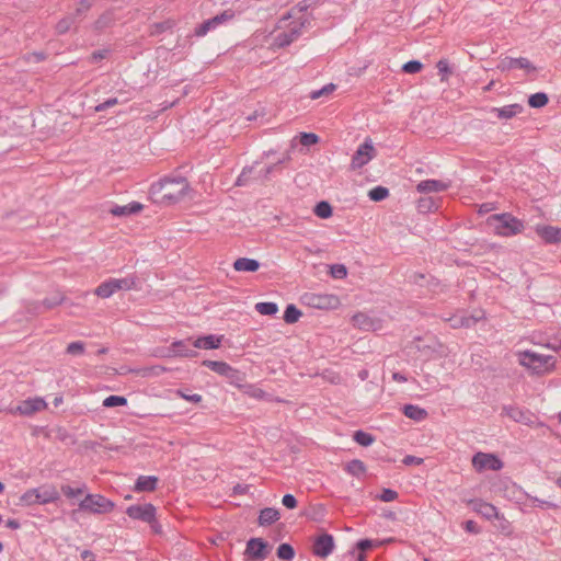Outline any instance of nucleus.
<instances>
[{"mask_svg":"<svg viewBox=\"0 0 561 561\" xmlns=\"http://www.w3.org/2000/svg\"><path fill=\"white\" fill-rule=\"evenodd\" d=\"M190 184L184 176H165L150 187V195L156 202L172 205L184 198Z\"/></svg>","mask_w":561,"mask_h":561,"instance_id":"1","label":"nucleus"},{"mask_svg":"<svg viewBox=\"0 0 561 561\" xmlns=\"http://www.w3.org/2000/svg\"><path fill=\"white\" fill-rule=\"evenodd\" d=\"M518 363L534 375H543L556 368V358L551 355H542L533 351L518 352Z\"/></svg>","mask_w":561,"mask_h":561,"instance_id":"2","label":"nucleus"},{"mask_svg":"<svg viewBox=\"0 0 561 561\" xmlns=\"http://www.w3.org/2000/svg\"><path fill=\"white\" fill-rule=\"evenodd\" d=\"M488 222L493 226L499 236L511 237L520 233L525 225L510 213L495 214L489 217Z\"/></svg>","mask_w":561,"mask_h":561,"instance_id":"3","label":"nucleus"},{"mask_svg":"<svg viewBox=\"0 0 561 561\" xmlns=\"http://www.w3.org/2000/svg\"><path fill=\"white\" fill-rule=\"evenodd\" d=\"M114 508V503L101 494H88L80 503L79 510L93 514L108 513Z\"/></svg>","mask_w":561,"mask_h":561,"instance_id":"4","label":"nucleus"},{"mask_svg":"<svg viewBox=\"0 0 561 561\" xmlns=\"http://www.w3.org/2000/svg\"><path fill=\"white\" fill-rule=\"evenodd\" d=\"M376 156L377 150L374 147L373 140L370 138H366L365 141L359 145L357 150L354 152L351 161V169L354 171L362 169Z\"/></svg>","mask_w":561,"mask_h":561,"instance_id":"5","label":"nucleus"},{"mask_svg":"<svg viewBox=\"0 0 561 561\" xmlns=\"http://www.w3.org/2000/svg\"><path fill=\"white\" fill-rule=\"evenodd\" d=\"M335 548L334 537L328 533H323L314 538L312 545V553L319 558L329 557Z\"/></svg>","mask_w":561,"mask_h":561,"instance_id":"6","label":"nucleus"},{"mask_svg":"<svg viewBox=\"0 0 561 561\" xmlns=\"http://www.w3.org/2000/svg\"><path fill=\"white\" fill-rule=\"evenodd\" d=\"M126 514L133 519L152 523L154 522L156 507L151 503L130 505L127 507Z\"/></svg>","mask_w":561,"mask_h":561,"instance_id":"7","label":"nucleus"},{"mask_svg":"<svg viewBox=\"0 0 561 561\" xmlns=\"http://www.w3.org/2000/svg\"><path fill=\"white\" fill-rule=\"evenodd\" d=\"M267 542L262 538H251L247 542L244 554L253 561H262L266 558Z\"/></svg>","mask_w":561,"mask_h":561,"instance_id":"8","label":"nucleus"},{"mask_svg":"<svg viewBox=\"0 0 561 561\" xmlns=\"http://www.w3.org/2000/svg\"><path fill=\"white\" fill-rule=\"evenodd\" d=\"M473 467L481 471L484 469L489 470H500L503 467V462L500 458L492 454L478 453L472 458Z\"/></svg>","mask_w":561,"mask_h":561,"instance_id":"9","label":"nucleus"},{"mask_svg":"<svg viewBox=\"0 0 561 561\" xmlns=\"http://www.w3.org/2000/svg\"><path fill=\"white\" fill-rule=\"evenodd\" d=\"M191 339L174 341L162 357H196L198 353L190 348Z\"/></svg>","mask_w":561,"mask_h":561,"instance_id":"10","label":"nucleus"},{"mask_svg":"<svg viewBox=\"0 0 561 561\" xmlns=\"http://www.w3.org/2000/svg\"><path fill=\"white\" fill-rule=\"evenodd\" d=\"M66 297L60 291L54 293L50 297H46L42 301H34L28 305L30 312L41 313L43 310H50L56 306L62 304Z\"/></svg>","mask_w":561,"mask_h":561,"instance_id":"11","label":"nucleus"},{"mask_svg":"<svg viewBox=\"0 0 561 561\" xmlns=\"http://www.w3.org/2000/svg\"><path fill=\"white\" fill-rule=\"evenodd\" d=\"M536 233L548 244L561 243V228L549 225H537Z\"/></svg>","mask_w":561,"mask_h":561,"instance_id":"12","label":"nucleus"},{"mask_svg":"<svg viewBox=\"0 0 561 561\" xmlns=\"http://www.w3.org/2000/svg\"><path fill=\"white\" fill-rule=\"evenodd\" d=\"M309 306L318 309H329L337 306L339 298L334 295H316L306 297Z\"/></svg>","mask_w":561,"mask_h":561,"instance_id":"13","label":"nucleus"},{"mask_svg":"<svg viewBox=\"0 0 561 561\" xmlns=\"http://www.w3.org/2000/svg\"><path fill=\"white\" fill-rule=\"evenodd\" d=\"M497 68L501 71L511 70V69H515V68L525 69L527 71L536 70V67L527 58H524V57H519V58L506 57L501 60Z\"/></svg>","mask_w":561,"mask_h":561,"instance_id":"14","label":"nucleus"},{"mask_svg":"<svg viewBox=\"0 0 561 561\" xmlns=\"http://www.w3.org/2000/svg\"><path fill=\"white\" fill-rule=\"evenodd\" d=\"M301 27H302V23L299 25L295 24L288 31L278 33L275 36V44L278 47H285V46L290 45L293 42H295L300 36Z\"/></svg>","mask_w":561,"mask_h":561,"instance_id":"15","label":"nucleus"},{"mask_svg":"<svg viewBox=\"0 0 561 561\" xmlns=\"http://www.w3.org/2000/svg\"><path fill=\"white\" fill-rule=\"evenodd\" d=\"M46 402L41 398L27 399L22 401L18 407L16 411L21 415H32L35 412L42 411L46 408Z\"/></svg>","mask_w":561,"mask_h":561,"instance_id":"16","label":"nucleus"},{"mask_svg":"<svg viewBox=\"0 0 561 561\" xmlns=\"http://www.w3.org/2000/svg\"><path fill=\"white\" fill-rule=\"evenodd\" d=\"M470 505L474 512L482 515L486 519L500 518V514L497 508L488 502L482 500H472L470 501Z\"/></svg>","mask_w":561,"mask_h":561,"instance_id":"17","label":"nucleus"},{"mask_svg":"<svg viewBox=\"0 0 561 561\" xmlns=\"http://www.w3.org/2000/svg\"><path fill=\"white\" fill-rule=\"evenodd\" d=\"M224 335L209 334L199 336L192 342L195 348L203 350H216L219 348L222 342Z\"/></svg>","mask_w":561,"mask_h":561,"instance_id":"18","label":"nucleus"},{"mask_svg":"<svg viewBox=\"0 0 561 561\" xmlns=\"http://www.w3.org/2000/svg\"><path fill=\"white\" fill-rule=\"evenodd\" d=\"M524 111V106L514 103L503 107H492L491 113H494L500 119H510L520 114Z\"/></svg>","mask_w":561,"mask_h":561,"instance_id":"19","label":"nucleus"},{"mask_svg":"<svg viewBox=\"0 0 561 561\" xmlns=\"http://www.w3.org/2000/svg\"><path fill=\"white\" fill-rule=\"evenodd\" d=\"M448 186L447 183L439 180H425L416 185V190L420 193H437L446 191Z\"/></svg>","mask_w":561,"mask_h":561,"instance_id":"20","label":"nucleus"},{"mask_svg":"<svg viewBox=\"0 0 561 561\" xmlns=\"http://www.w3.org/2000/svg\"><path fill=\"white\" fill-rule=\"evenodd\" d=\"M35 490L38 493L39 504L54 503L59 500V493L54 485H42Z\"/></svg>","mask_w":561,"mask_h":561,"instance_id":"21","label":"nucleus"},{"mask_svg":"<svg viewBox=\"0 0 561 561\" xmlns=\"http://www.w3.org/2000/svg\"><path fill=\"white\" fill-rule=\"evenodd\" d=\"M158 478L154 476H139L134 490L136 492H152L157 489Z\"/></svg>","mask_w":561,"mask_h":561,"instance_id":"22","label":"nucleus"},{"mask_svg":"<svg viewBox=\"0 0 561 561\" xmlns=\"http://www.w3.org/2000/svg\"><path fill=\"white\" fill-rule=\"evenodd\" d=\"M260 262L255 259L239 257L233 262V268L237 272L254 273L260 268Z\"/></svg>","mask_w":561,"mask_h":561,"instance_id":"23","label":"nucleus"},{"mask_svg":"<svg viewBox=\"0 0 561 561\" xmlns=\"http://www.w3.org/2000/svg\"><path fill=\"white\" fill-rule=\"evenodd\" d=\"M279 519V512L274 507L261 510L257 523L260 526H270Z\"/></svg>","mask_w":561,"mask_h":561,"instance_id":"24","label":"nucleus"},{"mask_svg":"<svg viewBox=\"0 0 561 561\" xmlns=\"http://www.w3.org/2000/svg\"><path fill=\"white\" fill-rule=\"evenodd\" d=\"M259 182L257 174H254V165L243 168L236 181L237 186H248Z\"/></svg>","mask_w":561,"mask_h":561,"instance_id":"25","label":"nucleus"},{"mask_svg":"<svg viewBox=\"0 0 561 561\" xmlns=\"http://www.w3.org/2000/svg\"><path fill=\"white\" fill-rule=\"evenodd\" d=\"M118 291L115 278H110L106 282L101 283L94 290V294L100 298H110Z\"/></svg>","mask_w":561,"mask_h":561,"instance_id":"26","label":"nucleus"},{"mask_svg":"<svg viewBox=\"0 0 561 561\" xmlns=\"http://www.w3.org/2000/svg\"><path fill=\"white\" fill-rule=\"evenodd\" d=\"M144 206L138 202H131L128 205L125 206H115L113 207L110 213L114 216H127L131 214L139 213Z\"/></svg>","mask_w":561,"mask_h":561,"instance_id":"27","label":"nucleus"},{"mask_svg":"<svg viewBox=\"0 0 561 561\" xmlns=\"http://www.w3.org/2000/svg\"><path fill=\"white\" fill-rule=\"evenodd\" d=\"M503 413L517 423L526 424L529 421V415L517 407L505 405L503 407Z\"/></svg>","mask_w":561,"mask_h":561,"instance_id":"28","label":"nucleus"},{"mask_svg":"<svg viewBox=\"0 0 561 561\" xmlns=\"http://www.w3.org/2000/svg\"><path fill=\"white\" fill-rule=\"evenodd\" d=\"M403 414L416 422L423 421L427 416L426 410L414 404H405L403 407Z\"/></svg>","mask_w":561,"mask_h":561,"instance_id":"29","label":"nucleus"},{"mask_svg":"<svg viewBox=\"0 0 561 561\" xmlns=\"http://www.w3.org/2000/svg\"><path fill=\"white\" fill-rule=\"evenodd\" d=\"M202 365L224 377L230 373V365L226 362L205 359Z\"/></svg>","mask_w":561,"mask_h":561,"instance_id":"30","label":"nucleus"},{"mask_svg":"<svg viewBox=\"0 0 561 561\" xmlns=\"http://www.w3.org/2000/svg\"><path fill=\"white\" fill-rule=\"evenodd\" d=\"M168 370H169V368H167L162 365H153V366L139 368V369L135 370V373L141 377H158V376L162 375L163 373H167Z\"/></svg>","mask_w":561,"mask_h":561,"instance_id":"31","label":"nucleus"},{"mask_svg":"<svg viewBox=\"0 0 561 561\" xmlns=\"http://www.w3.org/2000/svg\"><path fill=\"white\" fill-rule=\"evenodd\" d=\"M345 470L353 477H360L366 472L365 463L359 459H353L346 463Z\"/></svg>","mask_w":561,"mask_h":561,"instance_id":"32","label":"nucleus"},{"mask_svg":"<svg viewBox=\"0 0 561 561\" xmlns=\"http://www.w3.org/2000/svg\"><path fill=\"white\" fill-rule=\"evenodd\" d=\"M114 22V14L111 11H106L101 14L98 20L93 23V28L98 32L111 26Z\"/></svg>","mask_w":561,"mask_h":561,"instance_id":"33","label":"nucleus"},{"mask_svg":"<svg viewBox=\"0 0 561 561\" xmlns=\"http://www.w3.org/2000/svg\"><path fill=\"white\" fill-rule=\"evenodd\" d=\"M174 25H175V22L173 20H170V19L165 20V21H162V22L153 23L150 26L149 34L151 36L160 35V34L164 33L165 31L173 28Z\"/></svg>","mask_w":561,"mask_h":561,"instance_id":"34","label":"nucleus"},{"mask_svg":"<svg viewBox=\"0 0 561 561\" xmlns=\"http://www.w3.org/2000/svg\"><path fill=\"white\" fill-rule=\"evenodd\" d=\"M301 317V311L293 304L287 305L283 319L286 323L293 324L296 323Z\"/></svg>","mask_w":561,"mask_h":561,"instance_id":"35","label":"nucleus"},{"mask_svg":"<svg viewBox=\"0 0 561 561\" xmlns=\"http://www.w3.org/2000/svg\"><path fill=\"white\" fill-rule=\"evenodd\" d=\"M94 2L95 0H80L76 11L71 13V15H75L77 22L81 21Z\"/></svg>","mask_w":561,"mask_h":561,"instance_id":"36","label":"nucleus"},{"mask_svg":"<svg viewBox=\"0 0 561 561\" xmlns=\"http://www.w3.org/2000/svg\"><path fill=\"white\" fill-rule=\"evenodd\" d=\"M548 102H549V98L543 92L534 93L528 99L529 106L534 107V108L543 107L545 105L548 104Z\"/></svg>","mask_w":561,"mask_h":561,"instance_id":"37","label":"nucleus"},{"mask_svg":"<svg viewBox=\"0 0 561 561\" xmlns=\"http://www.w3.org/2000/svg\"><path fill=\"white\" fill-rule=\"evenodd\" d=\"M255 310L263 316H274L278 311V306L271 301L257 302L255 305Z\"/></svg>","mask_w":561,"mask_h":561,"instance_id":"38","label":"nucleus"},{"mask_svg":"<svg viewBox=\"0 0 561 561\" xmlns=\"http://www.w3.org/2000/svg\"><path fill=\"white\" fill-rule=\"evenodd\" d=\"M353 439L360 446L367 447L375 442V437L367 432L358 430L354 433Z\"/></svg>","mask_w":561,"mask_h":561,"instance_id":"39","label":"nucleus"},{"mask_svg":"<svg viewBox=\"0 0 561 561\" xmlns=\"http://www.w3.org/2000/svg\"><path fill=\"white\" fill-rule=\"evenodd\" d=\"M77 23L76 21V18L75 15H67L65 18H62L60 21H58V23L56 24V32L58 34H65L67 33L72 25H75Z\"/></svg>","mask_w":561,"mask_h":561,"instance_id":"40","label":"nucleus"},{"mask_svg":"<svg viewBox=\"0 0 561 561\" xmlns=\"http://www.w3.org/2000/svg\"><path fill=\"white\" fill-rule=\"evenodd\" d=\"M332 213V206L327 201L319 202L314 207V214L322 219L330 218Z\"/></svg>","mask_w":561,"mask_h":561,"instance_id":"41","label":"nucleus"},{"mask_svg":"<svg viewBox=\"0 0 561 561\" xmlns=\"http://www.w3.org/2000/svg\"><path fill=\"white\" fill-rule=\"evenodd\" d=\"M234 18V12L230 9L225 10L224 12L213 16L209 19L211 25L216 28L219 25L232 20Z\"/></svg>","mask_w":561,"mask_h":561,"instance_id":"42","label":"nucleus"},{"mask_svg":"<svg viewBox=\"0 0 561 561\" xmlns=\"http://www.w3.org/2000/svg\"><path fill=\"white\" fill-rule=\"evenodd\" d=\"M352 321L354 325L363 330H369L373 325L371 319L362 312L354 314Z\"/></svg>","mask_w":561,"mask_h":561,"instance_id":"43","label":"nucleus"},{"mask_svg":"<svg viewBox=\"0 0 561 561\" xmlns=\"http://www.w3.org/2000/svg\"><path fill=\"white\" fill-rule=\"evenodd\" d=\"M276 554L279 559L290 561L295 557V550L289 543H280Z\"/></svg>","mask_w":561,"mask_h":561,"instance_id":"44","label":"nucleus"},{"mask_svg":"<svg viewBox=\"0 0 561 561\" xmlns=\"http://www.w3.org/2000/svg\"><path fill=\"white\" fill-rule=\"evenodd\" d=\"M389 195V190L385 186H376L368 192V196L374 202H381Z\"/></svg>","mask_w":561,"mask_h":561,"instance_id":"45","label":"nucleus"},{"mask_svg":"<svg viewBox=\"0 0 561 561\" xmlns=\"http://www.w3.org/2000/svg\"><path fill=\"white\" fill-rule=\"evenodd\" d=\"M136 276L130 275L124 278H115L118 290H129L136 286Z\"/></svg>","mask_w":561,"mask_h":561,"instance_id":"46","label":"nucleus"},{"mask_svg":"<svg viewBox=\"0 0 561 561\" xmlns=\"http://www.w3.org/2000/svg\"><path fill=\"white\" fill-rule=\"evenodd\" d=\"M38 493L36 492L35 488L27 490L21 497L20 501L23 505L31 506L34 504H39L38 501Z\"/></svg>","mask_w":561,"mask_h":561,"instance_id":"47","label":"nucleus"},{"mask_svg":"<svg viewBox=\"0 0 561 561\" xmlns=\"http://www.w3.org/2000/svg\"><path fill=\"white\" fill-rule=\"evenodd\" d=\"M126 404H127V399L125 397L115 396V394L108 396L103 401V405L105 408L123 407Z\"/></svg>","mask_w":561,"mask_h":561,"instance_id":"48","label":"nucleus"},{"mask_svg":"<svg viewBox=\"0 0 561 561\" xmlns=\"http://www.w3.org/2000/svg\"><path fill=\"white\" fill-rule=\"evenodd\" d=\"M436 207V203L432 197H423L417 202V208L421 213H428Z\"/></svg>","mask_w":561,"mask_h":561,"instance_id":"49","label":"nucleus"},{"mask_svg":"<svg viewBox=\"0 0 561 561\" xmlns=\"http://www.w3.org/2000/svg\"><path fill=\"white\" fill-rule=\"evenodd\" d=\"M84 485L80 486V488H72L70 485H62L61 486V492L62 494L68 497V499H75L81 494H83V491H84Z\"/></svg>","mask_w":561,"mask_h":561,"instance_id":"50","label":"nucleus"},{"mask_svg":"<svg viewBox=\"0 0 561 561\" xmlns=\"http://www.w3.org/2000/svg\"><path fill=\"white\" fill-rule=\"evenodd\" d=\"M231 383L240 386V383L243 381L244 377L241 371L230 366V373H227L225 376Z\"/></svg>","mask_w":561,"mask_h":561,"instance_id":"51","label":"nucleus"},{"mask_svg":"<svg viewBox=\"0 0 561 561\" xmlns=\"http://www.w3.org/2000/svg\"><path fill=\"white\" fill-rule=\"evenodd\" d=\"M423 68V65L419 60H410L402 66V71L405 73H417Z\"/></svg>","mask_w":561,"mask_h":561,"instance_id":"52","label":"nucleus"},{"mask_svg":"<svg viewBox=\"0 0 561 561\" xmlns=\"http://www.w3.org/2000/svg\"><path fill=\"white\" fill-rule=\"evenodd\" d=\"M84 352V343L81 341L71 342L66 348V353L70 355H80Z\"/></svg>","mask_w":561,"mask_h":561,"instance_id":"53","label":"nucleus"},{"mask_svg":"<svg viewBox=\"0 0 561 561\" xmlns=\"http://www.w3.org/2000/svg\"><path fill=\"white\" fill-rule=\"evenodd\" d=\"M319 141V137L313 133H301L300 134V144L302 146L309 147L316 145Z\"/></svg>","mask_w":561,"mask_h":561,"instance_id":"54","label":"nucleus"},{"mask_svg":"<svg viewBox=\"0 0 561 561\" xmlns=\"http://www.w3.org/2000/svg\"><path fill=\"white\" fill-rule=\"evenodd\" d=\"M211 30H215V27L211 25L209 19L204 21L202 24H199L195 30H194V35L197 36V37H203L205 36L209 31Z\"/></svg>","mask_w":561,"mask_h":561,"instance_id":"55","label":"nucleus"},{"mask_svg":"<svg viewBox=\"0 0 561 561\" xmlns=\"http://www.w3.org/2000/svg\"><path fill=\"white\" fill-rule=\"evenodd\" d=\"M330 273L334 278H344L347 275V268L343 264H334L330 267Z\"/></svg>","mask_w":561,"mask_h":561,"instance_id":"56","label":"nucleus"},{"mask_svg":"<svg viewBox=\"0 0 561 561\" xmlns=\"http://www.w3.org/2000/svg\"><path fill=\"white\" fill-rule=\"evenodd\" d=\"M478 320L473 317H462V318H457V319H454V323H453V327L454 328H459V327H471L472 324H474Z\"/></svg>","mask_w":561,"mask_h":561,"instance_id":"57","label":"nucleus"},{"mask_svg":"<svg viewBox=\"0 0 561 561\" xmlns=\"http://www.w3.org/2000/svg\"><path fill=\"white\" fill-rule=\"evenodd\" d=\"M334 90H335V84L329 83V84L324 85L320 90L312 91L311 94H310V98L313 99V100L314 99H319L320 96L327 95V94L333 92Z\"/></svg>","mask_w":561,"mask_h":561,"instance_id":"58","label":"nucleus"},{"mask_svg":"<svg viewBox=\"0 0 561 561\" xmlns=\"http://www.w3.org/2000/svg\"><path fill=\"white\" fill-rule=\"evenodd\" d=\"M277 169H278L277 164H272V165H268L267 168L256 172L259 182H264V181L268 180L271 173H273Z\"/></svg>","mask_w":561,"mask_h":561,"instance_id":"59","label":"nucleus"},{"mask_svg":"<svg viewBox=\"0 0 561 561\" xmlns=\"http://www.w3.org/2000/svg\"><path fill=\"white\" fill-rule=\"evenodd\" d=\"M398 497V492L392 489H383L378 499L382 502H391Z\"/></svg>","mask_w":561,"mask_h":561,"instance_id":"60","label":"nucleus"},{"mask_svg":"<svg viewBox=\"0 0 561 561\" xmlns=\"http://www.w3.org/2000/svg\"><path fill=\"white\" fill-rule=\"evenodd\" d=\"M375 545V541L371 539H360L357 541L355 548L359 551V553H364L365 551L373 548Z\"/></svg>","mask_w":561,"mask_h":561,"instance_id":"61","label":"nucleus"},{"mask_svg":"<svg viewBox=\"0 0 561 561\" xmlns=\"http://www.w3.org/2000/svg\"><path fill=\"white\" fill-rule=\"evenodd\" d=\"M108 53H110L108 49H101V50L93 51L89 58V61L91 64L99 62V61L105 59L108 56Z\"/></svg>","mask_w":561,"mask_h":561,"instance_id":"62","label":"nucleus"},{"mask_svg":"<svg viewBox=\"0 0 561 561\" xmlns=\"http://www.w3.org/2000/svg\"><path fill=\"white\" fill-rule=\"evenodd\" d=\"M282 504L289 510H294L297 506V500L293 494H285Z\"/></svg>","mask_w":561,"mask_h":561,"instance_id":"63","label":"nucleus"},{"mask_svg":"<svg viewBox=\"0 0 561 561\" xmlns=\"http://www.w3.org/2000/svg\"><path fill=\"white\" fill-rule=\"evenodd\" d=\"M118 103V100L116 98H111L104 101L103 103H100L95 106V112H102L105 111Z\"/></svg>","mask_w":561,"mask_h":561,"instance_id":"64","label":"nucleus"}]
</instances>
